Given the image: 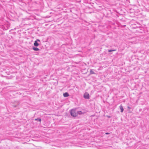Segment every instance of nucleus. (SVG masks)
Masks as SVG:
<instances>
[{"mask_svg": "<svg viewBox=\"0 0 149 149\" xmlns=\"http://www.w3.org/2000/svg\"><path fill=\"white\" fill-rule=\"evenodd\" d=\"M70 113L72 116L76 117L77 116V112H76V110L74 109H72L70 111Z\"/></svg>", "mask_w": 149, "mask_h": 149, "instance_id": "f257e3e1", "label": "nucleus"}, {"mask_svg": "<svg viewBox=\"0 0 149 149\" xmlns=\"http://www.w3.org/2000/svg\"><path fill=\"white\" fill-rule=\"evenodd\" d=\"M84 97L86 99H89V94L87 93H86L84 95Z\"/></svg>", "mask_w": 149, "mask_h": 149, "instance_id": "f03ea898", "label": "nucleus"}, {"mask_svg": "<svg viewBox=\"0 0 149 149\" xmlns=\"http://www.w3.org/2000/svg\"><path fill=\"white\" fill-rule=\"evenodd\" d=\"M19 104V103L18 101H15L13 103V106L14 107H16L17 106H18Z\"/></svg>", "mask_w": 149, "mask_h": 149, "instance_id": "7ed1b4c3", "label": "nucleus"}, {"mask_svg": "<svg viewBox=\"0 0 149 149\" xmlns=\"http://www.w3.org/2000/svg\"><path fill=\"white\" fill-rule=\"evenodd\" d=\"M63 95L65 97H68L69 95L68 93H64L63 94Z\"/></svg>", "mask_w": 149, "mask_h": 149, "instance_id": "20e7f679", "label": "nucleus"}, {"mask_svg": "<svg viewBox=\"0 0 149 149\" xmlns=\"http://www.w3.org/2000/svg\"><path fill=\"white\" fill-rule=\"evenodd\" d=\"M119 107L121 110L120 112L122 113L124 111V109L123 106L122 105H120V106Z\"/></svg>", "mask_w": 149, "mask_h": 149, "instance_id": "39448f33", "label": "nucleus"}, {"mask_svg": "<svg viewBox=\"0 0 149 149\" xmlns=\"http://www.w3.org/2000/svg\"><path fill=\"white\" fill-rule=\"evenodd\" d=\"M34 45L35 46H38L39 45V44L38 43V42H37V41H35L34 43Z\"/></svg>", "mask_w": 149, "mask_h": 149, "instance_id": "423d86ee", "label": "nucleus"}, {"mask_svg": "<svg viewBox=\"0 0 149 149\" xmlns=\"http://www.w3.org/2000/svg\"><path fill=\"white\" fill-rule=\"evenodd\" d=\"M33 49L35 51H38L39 50V49L38 48L36 47H33Z\"/></svg>", "mask_w": 149, "mask_h": 149, "instance_id": "0eeeda50", "label": "nucleus"}, {"mask_svg": "<svg viewBox=\"0 0 149 149\" xmlns=\"http://www.w3.org/2000/svg\"><path fill=\"white\" fill-rule=\"evenodd\" d=\"M77 115H78V114H82V112L80 111H77Z\"/></svg>", "mask_w": 149, "mask_h": 149, "instance_id": "6e6552de", "label": "nucleus"}, {"mask_svg": "<svg viewBox=\"0 0 149 149\" xmlns=\"http://www.w3.org/2000/svg\"><path fill=\"white\" fill-rule=\"evenodd\" d=\"M35 120H38L39 121V122H41V118H36V119H35Z\"/></svg>", "mask_w": 149, "mask_h": 149, "instance_id": "1a4fd4ad", "label": "nucleus"}, {"mask_svg": "<svg viewBox=\"0 0 149 149\" xmlns=\"http://www.w3.org/2000/svg\"><path fill=\"white\" fill-rule=\"evenodd\" d=\"M116 50V49H113V50L110 49V50H109L108 51L109 52H111L115 51Z\"/></svg>", "mask_w": 149, "mask_h": 149, "instance_id": "9d476101", "label": "nucleus"}, {"mask_svg": "<svg viewBox=\"0 0 149 149\" xmlns=\"http://www.w3.org/2000/svg\"><path fill=\"white\" fill-rule=\"evenodd\" d=\"M90 73L91 74H95V72L92 70H90Z\"/></svg>", "mask_w": 149, "mask_h": 149, "instance_id": "9b49d317", "label": "nucleus"}, {"mask_svg": "<svg viewBox=\"0 0 149 149\" xmlns=\"http://www.w3.org/2000/svg\"><path fill=\"white\" fill-rule=\"evenodd\" d=\"M36 41H37V42L38 41H39L40 42V40H39V39H37Z\"/></svg>", "mask_w": 149, "mask_h": 149, "instance_id": "f8f14e48", "label": "nucleus"}, {"mask_svg": "<svg viewBox=\"0 0 149 149\" xmlns=\"http://www.w3.org/2000/svg\"><path fill=\"white\" fill-rule=\"evenodd\" d=\"M109 134V133L107 132V133H106L105 134Z\"/></svg>", "mask_w": 149, "mask_h": 149, "instance_id": "ddd939ff", "label": "nucleus"}, {"mask_svg": "<svg viewBox=\"0 0 149 149\" xmlns=\"http://www.w3.org/2000/svg\"><path fill=\"white\" fill-rule=\"evenodd\" d=\"M128 108L129 109H130V107H128Z\"/></svg>", "mask_w": 149, "mask_h": 149, "instance_id": "4468645a", "label": "nucleus"}]
</instances>
